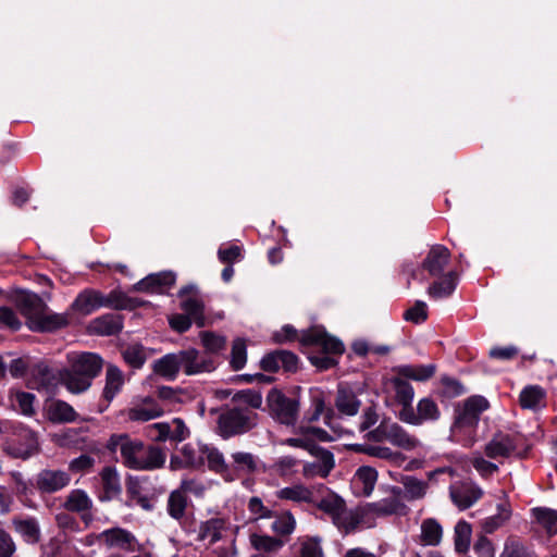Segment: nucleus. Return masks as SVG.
Wrapping results in <instances>:
<instances>
[{
  "label": "nucleus",
  "mask_w": 557,
  "mask_h": 557,
  "mask_svg": "<svg viewBox=\"0 0 557 557\" xmlns=\"http://www.w3.org/2000/svg\"><path fill=\"white\" fill-rule=\"evenodd\" d=\"M517 449L515 437L508 433L498 432L485 445V455L491 459L508 458Z\"/></svg>",
  "instance_id": "18"
},
{
  "label": "nucleus",
  "mask_w": 557,
  "mask_h": 557,
  "mask_svg": "<svg viewBox=\"0 0 557 557\" xmlns=\"http://www.w3.org/2000/svg\"><path fill=\"white\" fill-rule=\"evenodd\" d=\"M71 308L79 314L88 315L102 308V294L95 289H85L77 295Z\"/></svg>",
  "instance_id": "24"
},
{
  "label": "nucleus",
  "mask_w": 557,
  "mask_h": 557,
  "mask_svg": "<svg viewBox=\"0 0 557 557\" xmlns=\"http://www.w3.org/2000/svg\"><path fill=\"white\" fill-rule=\"evenodd\" d=\"M293 557H323L321 540L317 536H302L292 546Z\"/></svg>",
  "instance_id": "31"
},
{
  "label": "nucleus",
  "mask_w": 557,
  "mask_h": 557,
  "mask_svg": "<svg viewBox=\"0 0 557 557\" xmlns=\"http://www.w3.org/2000/svg\"><path fill=\"white\" fill-rule=\"evenodd\" d=\"M377 481V471L368 466L360 467L354 478H352V486L356 493L370 496L374 490L375 483Z\"/></svg>",
  "instance_id": "26"
},
{
  "label": "nucleus",
  "mask_w": 557,
  "mask_h": 557,
  "mask_svg": "<svg viewBox=\"0 0 557 557\" xmlns=\"http://www.w3.org/2000/svg\"><path fill=\"white\" fill-rule=\"evenodd\" d=\"M187 506V498L182 491H173L168 499V512L175 519L180 520L184 517Z\"/></svg>",
  "instance_id": "50"
},
{
  "label": "nucleus",
  "mask_w": 557,
  "mask_h": 557,
  "mask_svg": "<svg viewBox=\"0 0 557 557\" xmlns=\"http://www.w3.org/2000/svg\"><path fill=\"white\" fill-rule=\"evenodd\" d=\"M257 424V413L249 409L231 408L223 411L218 420L219 433L223 438L244 434Z\"/></svg>",
  "instance_id": "4"
},
{
  "label": "nucleus",
  "mask_w": 557,
  "mask_h": 557,
  "mask_svg": "<svg viewBox=\"0 0 557 557\" xmlns=\"http://www.w3.org/2000/svg\"><path fill=\"white\" fill-rule=\"evenodd\" d=\"M333 440L334 438L330 436L326 431L320 428L299 425L294 429V436L282 440L280 444L294 448H301L312 454L320 448L317 446V441L329 442Z\"/></svg>",
  "instance_id": "7"
},
{
  "label": "nucleus",
  "mask_w": 557,
  "mask_h": 557,
  "mask_svg": "<svg viewBox=\"0 0 557 557\" xmlns=\"http://www.w3.org/2000/svg\"><path fill=\"white\" fill-rule=\"evenodd\" d=\"M443 535L441 524L433 518H429L421 523V542L424 545L435 546L438 545Z\"/></svg>",
  "instance_id": "40"
},
{
  "label": "nucleus",
  "mask_w": 557,
  "mask_h": 557,
  "mask_svg": "<svg viewBox=\"0 0 557 557\" xmlns=\"http://www.w3.org/2000/svg\"><path fill=\"white\" fill-rule=\"evenodd\" d=\"M333 522L345 533L352 532L359 527H372V521L368 517L364 505L355 509H347L345 506Z\"/></svg>",
  "instance_id": "14"
},
{
  "label": "nucleus",
  "mask_w": 557,
  "mask_h": 557,
  "mask_svg": "<svg viewBox=\"0 0 557 557\" xmlns=\"http://www.w3.org/2000/svg\"><path fill=\"white\" fill-rule=\"evenodd\" d=\"M182 309L198 326L205 325L203 304L196 297H188L182 302Z\"/></svg>",
  "instance_id": "52"
},
{
  "label": "nucleus",
  "mask_w": 557,
  "mask_h": 557,
  "mask_svg": "<svg viewBox=\"0 0 557 557\" xmlns=\"http://www.w3.org/2000/svg\"><path fill=\"white\" fill-rule=\"evenodd\" d=\"M110 448L120 450L123 465L132 470L152 471L162 468L166 460L160 447L132 440L126 434L111 436Z\"/></svg>",
  "instance_id": "1"
},
{
  "label": "nucleus",
  "mask_w": 557,
  "mask_h": 557,
  "mask_svg": "<svg viewBox=\"0 0 557 557\" xmlns=\"http://www.w3.org/2000/svg\"><path fill=\"white\" fill-rule=\"evenodd\" d=\"M304 345L315 346L326 354L339 355L344 351L343 343L329 335L321 326H314L306 331L300 338Z\"/></svg>",
  "instance_id": "11"
},
{
  "label": "nucleus",
  "mask_w": 557,
  "mask_h": 557,
  "mask_svg": "<svg viewBox=\"0 0 557 557\" xmlns=\"http://www.w3.org/2000/svg\"><path fill=\"white\" fill-rule=\"evenodd\" d=\"M101 480L106 493L110 496L121 492V483L117 471L114 468L107 467L101 471Z\"/></svg>",
  "instance_id": "56"
},
{
  "label": "nucleus",
  "mask_w": 557,
  "mask_h": 557,
  "mask_svg": "<svg viewBox=\"0 0 557 557\" xmlns=\"http://www.w3.org/2000/svg\"><path fill=\"white\" fill-rule=\"evenodd\" d=\"M169 425H171L170 430V440L175 442H183L186 440L190 432L189 429L186 426L184 421L180 418H174L171 422H169Z\"/></svg>",
  "instance_id": "64"
},
{
  "label": "nucleus",
  "mask_w": 557,
  "mask_h": 557,
  "mask_svg": "<svg viewBox=\"0 0 557 557\" xmlns=\"http://www.w3.org/2000/svg\"><path fill=\"white\" fill-rule=\"evenodd\" d=\"M180 370H182L181 351L168 354L153 363V371L168 380H174Z\"/></svg>",
  "instance_id": "30"
},
{
  "label": "nucleus",
  "mask_w": 557,
  "mask_h": 557,
  "mask_svg": "<svg viewBox=\"0 0 557 557\" xmlns=\"http://www.w3.org/2000/svg\"><path fill=\"white\" fill-rule=\"evenodd\" d=\"M404 318L407 321L413 322V323H422L428 318L426 312V305L423 301H417L413 307L409 308L405 314Z\"/></svg>",
  "instance_id": "63"
},
{
  "label": "nucleus",
  "mask_w": 557,
  "mask_h": 557,
  "mask_svg": "<svg viewBox=\"0 0 557 557\" xmlns=\"http://www.w3.org/2000/svg\"><path fill=\"white\" fill-rule=\"evenodd\" d=\"M522 409L539 411L546 405V392L539 385L525 386L519 395Z\"/></svg>",
  "instance_id": "25"
},
{
  "label": "nucleus",
  "mask_w": 557,
  "mask_h": 557,
  "mask_svg": "<svg viewBox=\"0 0 557 557\" xmlns=\"http://www.w3.org/2000/svg\"><path fill=\"white\" fill-rule=\"evenodd\" d=\"M69 392L79 394L87 391L102 368V359L92 352H82L69 355Z\"/></svg>",
  "instance_id": "3"
},
{
  "label": "nucleus",
  "mask_w": 557,
  "mask_h": 557,
  "mask_svg": "<svg viewBox=\"0 0 557 557\" xmlns=\"http://www.w3.org/2000/svg\"><path fill=\"white\" fill-rule=\"evenodd\" d=\"M265 400L269 413L276 422L295 428L300 410L296 398H289L283 392L272 388Z\"/></svg>",
  "instance_id": "5"
},
{
  "label": "nucleus",
  "mask_w": 557,
  "mask_h": 557,
  "mask_svg": "<svg viewBox=\"0 0 557 557\" xmlns=\"http://www.w3.org/2000/svg\"><path fill=\"white\" fill-rule=\"evenodd\" d=\"M207 461L210 470L224 474L228 471V466L224 460L223 454L215 447L206 445L203 454V463Z\"/></svg>",
  "instance_id": "45"
},
{
  "label": "nucleus",
  "mask_w": 557,
  "mask_h": 557,
  "mask_svg": "<svg viewBox=\"0 0 557 557\" xmlns=\"http://www.w3.org/2000/svg\"><path fill=\"white\" fill-rule=\"evenodd\" d=\"M400 483L404 486V497L408 500L422 499L429 490V483L426 481L419 480L413 475L401 476Z\"/></svg>",
  "instance_id": "34"
},
{
  "label": "nucleus",
  "mask_w": 557,
  "mask_h": 557,
  "mask_svg": "<svg viewBox=\"0 0 557 557\" xmlns=\"http://www.w3.org/2000/svg\"><path fill=\"white\" fill-rule=\"evenodd\" d=\"M387 442L405 450H412L421 445L417 437L410 435L403 426L395 422H389L388 424Z\"/></svg>",
  "instance_id": "27"
},
{
  "label": "nucleus",
  "mask_w": 557,
  "mask_h": 557,
  "mask_svg": "<svg viewBox=\"0 0 557 557\" xmlns=\"http://www.w3.org/2000/svg\"><path fill=\"white\" fill-rule=\"evenodd\" d=\"M441 417V410L434 399L423 397L417 404V411L410 409L399 410L398 418L400 421L411 424L421 425L424 422L437 421Z\"/></svg>",
  "instance_id": "9"
},
{
  "label": "nucleus",
  "mask_w": 557,
  "mask_h": 557,
  "mask_svg": "<svg viewBox=\"0 0 557 557\" xmlns=\"http://www.w3.org/2000/svg\"><path fill=\"white\" fill-rule=\"evenodd\" d=\"M224 530V522L221 519H211L203 522L199 528V539L208 541L209 544H214L222 539V531Z\"/></svg>",
  "instance_id": "42"
},
{
  "label": "nucleus",
  "mask_w": 557,
  "mask_h": 557,
  "mask_svg": "<svg viewBox=\"0 0 557 557\" xmlns=\"http://www.w3.org/2000/svg\"><path fill=\"white\" fill-rule=\"evenodd\" d=\"M70 475L62 470H42L36 480L38 490L45 493L58 492L70 484Z\"/></svg>",
  "instance_id": "21"
},
{
  "label": "nucleus",
  "mask_w": 557,
  "mask_h": 557,
  "mask_svg": "<svg viewBox=\"0 0 557 557\" xmlns=\"http://www.w3.org/2000/svg\"><path fill=\"white\" fill-rule=\"evenodd\" d=\"M175 283V274L173 272H160L149 274L134 286L138 292L164 293Z\"/></svg>",
  "instance_id": "23"
},
{
  "label": "nucleus",
  "mask_w": 557,
  "mask_h": 557,
  "mask_svg": "<svg viewBox=\"0 0 557 557\" xmlns=\"http://www.w3.org/2000/svg\"><path fill=\"white\" fill-rule=\"evenodd\" d=\"M298 461L292 456L280 457L273 465L275 473L281 476H287L294 473Z\"/></svg>",
  "instance_id": "61"
},
{
  "label": "nucleus",
  "mask_w": 557,
  "mask_h": 557,
  "mask_svg": "<svg viewBox=\"0 0 557 557\" xmlns=\"http://www.w3.org/2000/svg\"><path fill=\"white\" fill-rule=\"evenodd\" d=\"M13 524L15 531L21 534L27 543H37L39 541L40 530L35 519L14 520Z\"/></svg>",
  "instance_id": "43"
},
{
  "label": "nucleus",
  "mask_w": 557,
  "mask_h": 557,
  "mask_svg": "<svg viewBox=\"0 0 557 557\" xmlns=\"http://www.w3.org/2000/svg\"><path fill=\"white\" fill-rule=\"evenodd\" d=\"M92 329L100 335H112L122 329V324L119 318L107 314L94 320Z\"/></svg>",
  "instance_id": "51"
},
{
  "label": "nucleus",
  "mask_w": 557,
  "mask_h": 557,
  "mask_svg": "<svg viewBox=\"0 0 557 557\" xmlns=\"http://www.w3.org/2000/svg\"><path fill=\"white\" fill-rule=\"evenodd\" d=\"M97 537L109 548L135 550L137 547L136 537L129 531L122 528L104 530Z\"/></svg>",
  "instance_id": "17"
},
{
  "label": "nucleus",
  "mask_w": 557,
  "mask_h": 557,
  "mask_svg": "<svg viewBox=\"0 0 557 557\" xmlns=\"http://www.w3.org/2000/svg\"><path fill=\"white\" fill-rule=\"evenodd\" d=\"M532 512L537 523L549 536L557 533V510L550 508H534Z\"/></svg>",
  "instance_id": "41"
},
{
  "label": "nucleus",
  "mask_w": 557,
  "mask_h": 557,
  "mask_svg": "<svg viewBox=\"0 0 557 557\" xmlns=\"http://www.w3.org/2000/svg\"><path fill=\"white\" fill-rule=\"evenodd\" d=\"M247 361V349L245 341L237 338L233 342L232 354H231V366L234 370H240L244 368Z\"/></svg>",
  "instance_id": "59"
},
{
  "label": "nucleus",
  "mask_w": 557,
  "mask_h": 557,
  "mask_svg": "<svg viewBox=\"0 0 557 557\" xmlns=\"http://www.w3.org/2000/svg\"><path fill=\"white\" fill-rule=\"evenodd\" d=\"M205 444H185L181 449V455L189 468H200L203 466Z\"/></svg>",
  "instance_id": "46"
},
{
  "label": "nucleus",
  "mask_w": 557,
  "mask_h": 557,
  "mask_svg": "<svg viewBox=\"0 0 557 557\" xmlns=\"http://www.w3.org/2000/svg\"><path fill=\"white\" fill-rule=\"evenodd\" d=\"M69 370L51 369L47 366L39 364L36 369L35 379L38 388H45L48 392L55 391L60 385H64L69 391Z\"/></svg>",
  "instance_id": "13"
},
{
  "label": "nucleus",
  "mask_w": 557,
  "mask_h": 557,
  "mask_svg": "<svg viewBox=\"0 0 557 557\" xmlns=\"http://www.w3.org/2000/svg\"><path fill=\"white\" fill-rule=\"evenodd\" d=\"M403 490L398 486L389 488V495L377 502L364 505L369 519L374 523L377 517H387L392 515H403L407 511V506L401 499Z\"/></svg>",
  "instance_id": "8"
},
{
  "label": "nucleus",
  "mask_w": 557,
  "mask_h": 557,
  "mask_svg": "<svg viewBox=\"0 0 557 557\" xmlns=\"http://www.w3.org/2000/svg\"><path fill=\"white\" fill-rule=\"evenodd\" d=\"M233 467L236 471L252 473L257 470L258 460L256 456L246 451H235L231 455Z\"/></svg>",
  "instance_id": "49"
},
{
  "label": "nucleus",
  "mask_w": 557,
  "mask_h": 557,
  "mask_svg": "<svg viewBox=\"0 0 557 557\" xmlns=\"http://www.w3.org/2000/svg\"><path fill=\"white\" fill-rule=\"evenodd\" d=\"M363 451L372 457L388 460L394 465H401L405 461V456L401 453L392 450L387 446L368 445Z\"/></svg>",
  "instance_id": "47"
},
{
  "label": "nucleus",
  "mask_w": 557,
  "mask_h": 557,
  "mask_svg": "<svg viewBox=\"0 0 557 557\" xmlns=\"http://www.w3.org/2000/svg\"><path fill=\"white\" fill-rule=\"evenodd\" d=\"M35 395L26 392H16L12 396V405L24 416H33L35 413Z\"/></svg>",
  "instance_id": "55"
},
{
  "label": "nucleus",
  "mask_w": 557,
  "mask_h": 557,
  "mask_svg": "<svg viewBox=\"0 0 557 557\" xmlns=\"http://www.w3.org/2000/svg\"><path fill=\"white\" fill-rule=\"evenodd\" d=\"M471 465L482 476H490L498 470L496 463L484 459L480 454L473 455Z\"/></svg>",
  "instance_id": "62"
},
{
  "label": "nucleus",
  "mask_w": 557,
  "mask_h": 557,
  "mask_svg": "<svg viewBox=\"0 0 557 557\" xmlns=\"http://www.w3.org/2000/svg\"><path fill=\"white\" fill-rule=\"evenodd\" d=\"M449 260V250L445 246L435 245L429 250L422 265L431 276L440 277L444 274Z\"/></svg>",
  "instance_id": "20"
},
{
  "label": "nucleus",
  "mask_w": 557,
  "mask_h": 557,
  "mask_svg": "<svg viewBox=\"0 0 557 557\" xmlns=\"http://www.w3.org/2000/svg\"><path fill=\"white\" fill-rule=\"evenodd\" d=\"M311 455L317 457L318 460L305 463L302 467V475L307 479L314 476H327L335 466L333 454L323 448H319Z\"/></svg>",
  "instance_id": "19"
},
{
  "label": "nucleus",
  "mask_w": 557,
  "mask_h": 557,
  "mask_svg": "<svg viewBox=\"0 0 557 557\" xmlns=\"http://www.w3.org/2000/svg\"><path fill=\"white\" fill-rule=\"evenodd\" d=\"M335 405L341 413L355 416L359 410L360 401L352 391L341 387L337 391Z\"/></svg>",
  "instance_id": "38"
},
{
  "label": "nucleus",
  "mask_w": 557,
  "mask_h": 557,
  "mask_svg": "<svg viewBox=\"0 0 557 557\" xmlns=\"http://www.w3.org/2000/svg\"><path fill=\"white\" fill-rule=\"evenodd\" d=\"M274 517L275 519L272 522L271 529L275 534L286 536L295 531L296 519L290 511H284Z\"/></svg>",
  "instance_id": "48"
},
{
  "label": "nucleus",
  "mask_w": 557,
  "mask_h": 557,
  "mask_svg": "<svg viewBox=\"0 0 557 557\" xmlns=\"http://www.w3.org/2000/svg\"><path fill=\"white\" fill-rule=\"evenodd\" d=\"M181 358L182 370L186 375L211 372L215 369V362L212 357L202 355L194 348L181 350Z\"/></svg>",
  "instance_id": "12"
},
{
  "label": "nucleus",
  "mask_w": 557,
  "mask_h": 557,
  "mask_svg": "<svg viewBox=\"0 0 557 557\" xmlns=\"http://www.w3.org/2000/svg\"><path fill=\"white\" fill-rule=\"evenodd\" d=\"M471 525L466 521H459L455 525V548L459 553L468 550L471 541Z\"/></svg>",
  "instance_id": "54"
},
{
  "label": "nucleus",
  "mask_w": 557,
  "mask_h": 557,
  "mask_svg": "<svg viewBox=\"0 0 557 557\" xmlns=\"http://www.w3.org/2000/svg\"><path fill=\"white\" fill-rule=\"evenodd\" d=\"M63 507L69 511L83 513L82 518L86 520L85 512L91 509L92 500L85 491L77 488L67 494Z\"/></svg>",
  "instance_id": "33"
},
{
  "label": "nucleus",
  "mask_w": 557,
  "mask_h": 557,
  "mask_svg": "<svg viewBox=\"0 0 557 557\" xmlns=\"http://www.w3.org/2000/svg\"><path fill=\"white\" fill-rule=\"evenodd\" d=\"M250 544L256 550L265 553H276L284 546V542L282 540L260 534H251Z\"/></svg>",
  "instance_id": "44"
},
{
  "label": "nucleus",
  "mask_w": 557,
  "mask_h": 557,
  "mask_svg": "<svg viewBox=\"0 0 557 557\" xmlns=\"http://www.w3.org/2000/svg\"><path fill=\"white\" fill-rule=\"evenodd\" d=\"M435 370L434 364H408L398 367L396 372L406 380L424 382L434 375Z\"/></svg>",
  "instance_id": "35"
},
{
  "label": "nucleus",
  "mask_w": 557,
  "mask_h": 557,
  "mask_svg": "<svg viewBox=\"0 0 557 557\" xmlns=\"http://www.w3.org/2000/svg\"><path fill=\"white\" fill-rule=\"evenodd\" d=\"M391 387L394 392L395 400L401 406L400 410L410 409L414 397L412 385L406 379L397 374L391 379Z\"/></svg>",
  "instance_id": "29"
},
{
  "label": "nucleus",
  "mask_w": 557,
  "mask_h": 557,
  "mask_svg": "<svg viewBox=\"0 0 557 557\" xmlns=\"http://www.w3.org/2000/svg\"><path fill=\"white\" fill-rule=\"evenodd\" d=\"M310 398L311 407L307 412L305 419L308 422H314L318 421L325 411V399L323 392L318 388L310 391Z\"/></svg>",
  "instance_id": "53"
},
{
  "label": "nucleus",
  "mask_w": 557,
  "mask_h": 557,
  "mask_svg": "<svg viewBox=\"0 0 557 557\" xmlns=\"http://www.w3.org/2000/svg\"><path fill=\"white\" fill-rule=\"evenodd\" d=\"M499 557H536L535 554L525 547L519 540L509 537Z\"/></svg>",
  "instance_id": "57"
},
{
  "label": "nucleus",
  "mask_w": 557,
  "mask_h": 557,
  "mask_svg": "<svg viewBox=\"0 0 557 557\" xmlns=\"http://www.w3.org/2000/svg\"><path fill=\"white\" fill-rule=\"evenodd\" d=\"M123 358L129 366L138 369L145 363L147 355L141 345L134 344L123 350Z\"/></svg>",
  "instance_id": "58"
},
{
  "label": "nucleus",
  "mask_w": 557,
  "mask_h": 557,
  "mask_svg": "<svg viewBox=\"0 0 557 557\" xmlns=\"http://www.w3.org/2000/svg\"><path fill=\"white\" fill-rule=\"evenodd\" d=\"M441 384L443 387V395L448 398H454L465 393V388L461 383L450 376H442Z\"/></svg>",
  "instance_id": "60"
},
{
  "label": "nucleus",
  "mask_w": 557,
  "mask_h": 557,
  "mask_svg": "<svg viewBox=\"0 0 557 557\" xmlns=\"http://www.w3.org/2000/svg\"><path fill=\"white\" fill-rule=\"evenodd\" d=\"M511 517V510L505 503L498 504L497 513L481 521V528L485 533H493L504 525Z\"/></svg>",
  "instance_id": "39"
},
{
  "label": "nucleus",
  "mask_w": 557,
  "mask_h": 557,
  "mask_svg": "<svg viewBox=\"0 0 557 557\" xmlns=\"http://www.w3.org/2000/svg\"><path fill=\"white\" fill-rule=\"evenodd\" d=\"M124 384V376L121 370L115 366H109L106 373V386L103 388V397L111 401L121 391Z\"/></svg>",
  "instance_id": "37"
},
{
  "label": "nucleus",
  "mask_w": 557,
  "mask_h": 557,
  "mask_svg": "<svg viewBox=\"0 0 557 557\" xmlns=\"http://www.w3.org/2000/svg\"><path fill=\"white\" fill-rule=\"evenodd\" d=\"M456 273L455 271H447L441 281L434 282L428 289V294L434 298L448 297L456 288Z\"/></svg>",
  "instance_id": "36"
},
{
  "label": "nucleus",
  "mask_w": 557,
  "mask_h": 557,
  "mask_svg": "<svg viewBox=\"0 0 557 557\" xmlns=\"http://www.w3.org/2000/svg\"><path fill=\"white\" fill-rule=\"evenodd\" d=\"M17 304L21 312L27 318L33 331H51L66 324V319L59 314H47L44 300L34 293H23Z\"/></svg>",
  "instance_id": "2"
},
{
  "label": "nucleus",
  "mask_w": 557,
  "mask_h": 557,
  "mask_svg": "<svg viewBox=\"0 0 557 557\" xmlns=\"http://www.w3.org/2000/svg\"><path fill=\"white\" fill-rule=\"evenodd\" d=\"M47 418L53 423H70L77 419L74 408L63 400H53L47 406Z\"/></svg>",
  "instance_id": "32"
},
{
  "label": "nucleus",
  "mask_w": 557,
  "mask_h": 557,
  "mask_svg": "<svg viewBox=\"0 0 557 557\" xmlns=\"http://www.w3.org/2000/svg\"><path fill=\"white\" fill-rule=\"evenodd\" d=\"M163 414V409L152 399L146 398L128 410L127 417L132 421L146 422Z\"/></svg>",
  "instance_id": "28"
},
{
  "label": "nucleus",
  "mask_w": 557,
  "mask_h": 557,
  "mask_svg": "<svg viewBox=\"0 0 557 557\" xmlns=\"http://www.w3.org/2000/svg\"><path fill=\"white\" fill-rule=\"evenodd\" d=\"M4 450L15 458H29L39 450L36 433L26 426H16L10 438L5 442Z\"/></svg>",
  "instance_id": "6"
},
{
  "label": "nucleus",
  "mask_w": 557,
  "mask_h": 557,
  "mask_svg": "<svg viewBox=\"0 0 557 557\" xmlns=\"http://www.w3.org/2000/svg\"><path fill=\"white\" fill-rule=\"evenodd\" d=\"M324 491L323 484L306 486L301 483L292 484L282 487L275 492V497L280 500L293 502V503H307L311 504L314 500V492Z\"/></svg>",
  "instance_id": "15"
},
{
  "label": "nucleus",
  "mask_w": 557,
  "mask_h": 557,
  "mask_svg": "<svg viewBox=\"0 0 557 557\" xmlns=\"http://www.w3.org/2000/svg\"><path fill=\"white\" fill-rule=\"evenodd\" d=\"M451 500L460 509H467L476 503L483 495V491L472 482L453 484L449 488Z\"/></svg>",
  "instance_id": "16"
},
{
  "label": "nucleus",
  "mask_w": 557,
  "mask_h": 557,
  "mask_svg": "<svg viewBox=\"0 0 557 557\" xmlns=\"http://www.w3.org/2000/svg\"><path fill=\"white\" fill-rule=\"evenodd\" d=\"M488 403L482 396H473L466 400L453 425L454 432H467L479 422L481 412L487 409Z\"/></svg>",
  "instance_id": "10"
},
{
  "label": "nucleus",
  "mask_w": 557,
  "mask_h": 557,
  "mask_svg": "<svg viewBox=\"0 0 557 557\" xmlns=\"http://www.w3.org/2000/svg\"><path fill=\"white\" fill-rule=\"evenodd\" d=\"M311 505L329 515L334 521L345 507V502L324 486V491L314 492V500H312Z\"/></svg>",
  "instance_id": "22"
}]
</instances>
